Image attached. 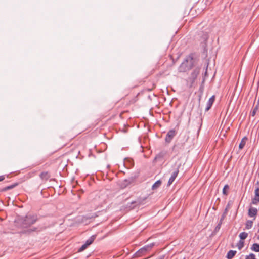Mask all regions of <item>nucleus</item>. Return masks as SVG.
<instances>
[{"instance_id":"6ab92c4d","label":"nucleus","mask_w":259,"mask_h":259,"mask_svg":"<svg viewBox=\"0 0 259 259\" xmlns=\"http://www.w3.org/2000/svg\"><path fill=\"white\" fill-rule=\"evenodd\" d=\"M257 110H258V105L256 106L254 108V109H253L251 113V115L252 116H254L255 114H256V112H257Z\"/></svg>"},{"instance_id":"9b49d317","label":"nucleus","mask_w":259,"mask_h":259,"mask_svg":"<svg viewBox=\"0 0 259 259\" xmlns=\"http://www.w3.org/2000/svg\"><path fill=\"white\" fill-rule=\"evenodd\" d=\"M96 238L95 235L92 236L89 239H88L85 243H84L87 246H89L90 245H91L94 241V240Z\"/></svg>"},{"instance_id":"6e6552de","label":"nucleus","mask_w":259,"mask_h":259,"mask_svg":"<svg viewBox=\"0 0 259 259\" xmlns=\"http://www.w3.org/2000/svg\"><path fill=\"white\" fill-rule=\"evenodd\" d=\"M257 210L254 207H250L248 210V215L250 217H254L257 214Z\"/></svg>"},{"instance_id":"5701e85b","label":"nucleus","mask_w":259,"mask_h":259,"mask_svg":"<svg viewBox=\"0 0 259 259\" xmlns=\"http://www.w3.org/2000/svg\"><path fill=\"white\" fill-rule=\"evenodd\" d=\"M208 38V35L206 33L203 35L202 40L206 41Z\"/></svg>"},{"instance_id":"20e7f679","label":"nucleus","mask_w":259,"mask_h":259,"mask_svg":"<svg viewBox=\"0 0 259 259\" xmlns=\"http://www.w3.org/2000/svg\"><path fill=\"white\" fill-rule=\"evenodd\" d=\"M175 135H176V131L175 130H170L166 134V136L165 137L166 142H167L168 143L170 142Z\"/></svg>"},{"instance_id":"f8f14e48","label":"nucleus","mask_w":259,"mask_h":259,"mask_svg":"<svg viewBox=\"0 0 259 259\" xmlns=\"http://www.w3.org/2000/svg\"><path fill=\"white\" fill-rule=\"evenodd\" d=\"M247 138L246 137H244L241 142L240 143L239 145V148L240 149H242L245 146V144H246V141L247 140Z\"/></svg>"},{"instance_id":"4be33fe9","label":"nucleus","mask_w":259,"mask_h":259,"mask_svg":"<svg viewBox=\"0 0 259 259\" xmlns=\"http://www.w3.org/2000/svg\"><path fill=\"white\" fill-rule=\"evenodd\" d=\"M87 247H88V246H87L85 244H83V245H82L81 246V247L79 249L78 251H79V252H81V251H83L84 249H85L87 248Z\"/></svg>"},{"instance_id":"f3484780","label":"nucleus","mask_w":259,"mask_h":259,"mask_svg":"<svg viewBox=\"0 0 259 259\" xmlns=\"http://www.w3.org/2000/svg\"><path fill=\"white\" fill-rule=\"evenodd\" d=\"M237 246L239 250H241L244 246V241H243L242 240H240L238 242Z\"/></svg>"},{"instance_id":"cd10ccee","label":"nucleus","mask_w":259,"mask_h":259,"mask_svg":"<svg viewBox=\"0 0 259 259\" xmlns=\"http://www.w3.org/2000/svg\"><path fill=\"white\" fill-rule=\"evenodd\" d=\"M135 203V202H133L132 203V204H134V203Z\"/></svg>"},{"instance_id":"9d476101","label":"nucleus","mask_w":259,"mask_h":259,"mask_svg":"<svg viewBox=\"0 0 259 259\" xmlns=\"http://www.w3.org/2000/svg\"><path fill=\"white\" fill-rule=\"evenodd\" d=\"M236 251L230 250L228 252L226 257L228 259H232L236 254Z\"/></svg>"},{"instance_id":"ddd939ff","label":"nucleus","mask_w":259,"mask_h":259,"mask_svg":"<svg viewBox=\"0 0 259 259\" xmlns=\"http://www.w3.org/2000/svg\"><path fill=\"white\" fill-rule=\"evenodd\" d=\"M161 181L160 180L157 181L152 186V190H155L160 186Z\"/></svg>"},{"instance_id":"bb28decb","label":"nucleus","mask_w":259,"mask_h":259,"mask_svg":"<svg viewBox=\"0 0 259 259\" xmlns=\"http://www.w3.org/2000/svg\"><path fill=\"white\" fill-rule=\"evenodd\" d=\"M158 156H159V155H157L156 157H155V159H156V158H157Z\"/></svg>"},{"instance_id":"f257e3e1","label":"nucleus","mask_w":259,"mask_h":259,"mask_svg":"<svg viewBox=\"0 0 259 259\" xmlns=\"http://www.w3.org/2000/svg\"><path fill=\"white\" fill-rule=\"evenodd\" d=\"M193 62L192 57L191 56L186 57L183 62L179 67V71L185 72L190 70L193 65Z\"/></svg>"},{"instance_id":"b1692460","label":"nucleus","mask_w":259,"mask_h":259,"mask_svg":"<svg viewBox=\"0 0 259 259\" xmlns=\"http://www.w3.org/2000/svg\"><path fill=\"white\" fill-rule=\"evenodd\" d=\"M229 189V186L228 185H226L224 188H223V193L224 194H226V189Z\"/></svg>"},{"instance_id":"39448f33","label":"nucleus","mask_w":259,"mask_h":259,"mask_svg":"<svg viewBox=\"0 0 259 259\" xmlns=\"http://www.w3.org/2000/svg\"><path fill=\"white\" fill-rule=\"evenodd\" d=\"M180 165H179L176 170L172 174L171 177H170L168 182V186L170 185L175 181L176 178L177 177L178 173H179V168Z\"/></svg>"},{"instance_id":"a878e982","label":"nucleus","mask_w":259,"mask_h":259,"mask_svg":"<svg viewBox=\"0 0 259 259\" xmlns=\"http://www.w3.org/2000/svg\"><path fill=\"white\" fill-rule=\"evenodd\" d=\"M31 231H32V230H29L27 231L29 232H31Z\"/></svg>"},{"instance_id":"412c9836","label":"nucleus","mask_w":259,"mask_h":259,"mask_svg":"<svg viewBox=\"0 0 259 259\" xmlns=\"http://www.w3.org/2000/svg\"><path fill=\"white\" fill-rule=\"evenodd\" d=\"M246 259H256L255 255L253 253H250L249 255L246 256Z\"/></svg>"},{"instance_id":"aec40b11","label":"nucleus","mask_w":259,"mask_h":259,"mask_svg":"<svg viewBox=\"0 0 259 259\" xmlns=\"http://www.w3.org/2000/svg\"><path fill=\"white\" fill-rule=\"evenodd\" d=\"M224 217H224V215H223L221 217V219H220V222H219V224H218L217 226L216 227V229H219L220 228L221 225V224H222V221H223V220H224Z\"/></svg>"},{"instance_id":"0eeeda50","label":"nucleus","mask_w":259,"mask_h":259,"mask_svg":"<svg viewBox=\"0 0 259 259\" xmlns=\"http://www.w3.org/2000/svg\"><path fill=\"white\" fill-rule=\"evenodd\" d=\"M214 96H212L211 98H209L206 104L205 111H208L211 108L213 102H214Z\"/></svg>"},{"instance_id":"f03ea898","label":"nucleus","mask_w":259,"mask_h":259,"mask_svg":"<svg viewBox=\"0 0 259 259\" xmlns=\"http://www.w3.org/2000/svg\"><path fill=\"white\" fill-rule=\"evenodd\" d=\"M154 244L153 243L144 246L143 247L137 251L135 255L136 257H141L145 254L147 252L149 251L153 247Z\"/></svg>"},{"instance_id":"423d86ee","label":"nucleus","mask_w":259,"mask_h":259,"mask_svg":"<svg viewBox=\"0 0 259 259\" xmlns=\"http://www.w3.org/2000/svg\"><path fill=\"white\" fill-rule=\"evenodd\" d=\"M259 202V188H257L255 190V196L252 200V203L253 204H257Z\"/></svg>"},{"instance_id":"393cba45","label":"nucleus","mask_w":259,"mask_h":259,"mask_svg":"<svg viewBox=\"0 0 259 259\" xmlns=\"http://www.w3.org/2000/svg\"><path fill=\"white\" fill-rule=\"evenodd\" d=\"M5 179V176H0V182L3 181Z\"/></svg>"},{"instance_id":"2eb2a0df","label":"nucleus","mask_w":259,"mask_h":259,"mask_svg":"<svg viewBox=\"0 0 259 259\" xmlns=\"http://www.w3.org/2000/svg\"><path fill=\"white\" fill-rule=\"evenodd\" d=\"M251 250L255 251V252H259V244L257 243H254L251 248Z\"/></svg>"},{"instance_id":"7ed1b4c3","label":"nucleus","mask_w":259,"mask_h":259,"mask_svg":"<svg viewBox=\"0 0 259 259\" xmlns=\"http://www.w3.org/2000/svg\"><path fill=\"white\" fill-rule=\"evenodd\" d=\"M37 220V218L34 215H27L23 220L22 225L24 227H27L33 224Z\"/></svg>"},{"instance_id":"4468645a","label":"nucleus","mask_w":259,"mask_h":259,"mask_svg":"<svg viewBox=\"0 0 259 259\" xmlns=\"http://www.w3.org/2000/svg\"><path fill=\"white\" fill-rule=\"evenodd\" d=\"M253 225V222L250 220H248L246 221V224H245V229H249L252 227Z\"/></svg>"},{"instance_id":"c85d7f7f","label":"nucleus","mask_w":259,"mask_h":259,"mask_svg":"<svg viewBox=\"0 0 259 259\" xmlns=\"http://www.w3.org/2000/svg\"><path fill=\"white\" fill-rule=\"evenodd\" d=\"M258 240H259V235H258Z\"/></svg>"},{"instance_id":"dca6fc26","label":"nucleus","mask_w":259,"mask_h":259,"mask_svg":"<svg viewBox=\"0 0 259 259\" xmlns=\"http://www.w3.org/2000/svg\"><path fill=\"white\" fill-rule=\"evenodd\" d=\"M241 240L245 239L248 236V233L245 232H241L239 235Z\"/></svg>"},{"instance_id":"1a4fd4ad","label":"nucleus","mask_w":259,"mask_h":259,"mask_svg":"<svg viewBox=\"0 0 259 259\" xmlns=\"http://www.w3.org/2000/svg\"><path fill=\"white\" fill-rule=\"evenodd\" d=\"M50 176L48 172H42L40 175V178L44 181H47L49 179Z\"/></svg>"},{"instance_id":"a211bd4d","label":"nucleus","mask_w":259,"mask_h":259,"mask_svg":"<svg viewBox=\"0 0 259 259\" xmlns=\"http://www.w3.org/2000/svg\"><path fill=\"white\" fill-rule=\"evenodd\" d=\"M16 185H17V184H14V185H12L6 187L2 189V191H6L9 190L10 189H11L14 188Z\"/></svg>"}]
</instances>
